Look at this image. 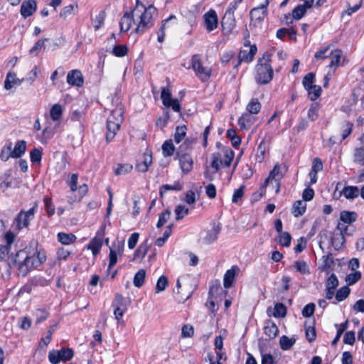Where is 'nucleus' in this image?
Here are the masks:
<instances>
[{
  "instance_id": "72a5a7b5",
  "label": "nucleus",
  "mask_w": 364,
  "mask_h": 364,
  "mask_svg": "<svg viewBox=\"0 0 364 364\" xmlns=\"http://www.w3.org/2000/svg\"><path fill=\"white\" fill-rule=\"evenodd\" d=\"M132 168L133 166L130 164H118L113 169L116 176H120L129 173Z\"/></svg>"
},
{
  "instance_id": "bf43d9fd",
  "label": "nucleus",
  "mask_w": 364,
  "mask_h": 364,
  "mask_svg": "<svg viewBox=\"0 0 364 364\" xmlns=\"http://www.w3.org/2000/svg\"><path fill=\"white\" fill-rule=\"evenodd\" d=\"M45 209L49 216H52L55 213V205L52 202V199L48 196H45L43 198Z\"/></svg>"
},
{
  "instance_id": "c756f323",
  "label": "nucleus",
  "mask_w": 364,
  "mask_h": 364,
  "mask_svg": "<svg viewBox=\"0 0 364 364\" xmlns=\"http://www.w3.org/2000/svg\"><path fill=\"white\" fill-rule=\"evenodd\" d=\"M353 129V124L349 121H343L341 124V141L346 139L351 134Z\"/></svg>"
},
{
  "instance_id": "4c0bfd02",
  "label": "nucleus",
  "mask_w": 364,
  "mask_h": 364,
  "mask_svg": "<svg viewBox=\"0 0 364 364\" xmlns=\"http://www.w3.org/2000/svg\"><path fill=\"white\" fill-rule=\"evenodd\" d=\"M353 161L364 166V147H356L353 151Z\"/></svg>"
},
{
  "instance_id": "f03ea898",
  "label": "nucleus",
  "mask_w": 364,
  "mask_h": 364,
  "mask_svg": "<svg viewBox=\"0 0 364 364\" xmlns=\"http://www.w3.org/2000/svg\"><path fill=\"white\" fill-rule=\"evenodd\" d=\"M156 11L154 6L146 8L142 4L136 2L134 9V23L136 25L135 32L139 34L144 33L146 30L154 26L153 14Z\"/></svg>"
},
{
  "instance_id": "39448f33",
  "label": "nucleus",
  "mask_w": 364,
  "mask_h": 364,
  "mask_svg": "<svg viewBox=\"0 0 364 364\" xmlns=\"http://www.w3.org/2000/svg\"><path fill=\"white\" fill-rule=\"evenodd\" d=\"M37 205L30 208L27 211H20L16 217L13 226L15 229L21 230L29 225L30 221L34 218L36 212Z\"/></svg>"
},
{
  "instance_id": "13d9d810",
  "label": "nucleus",
  "mask_w": 364,
  "mask_h": 364,
  "mask_svg": "<svg viewBox=\"0 0 364 364\" xmlns=\"http://www.w3.org/2000/svg\"><path fill=\"white\" fill-rule=\"evenodd\" d=\"M331 48V45H328L324 48H321L314 54V58L316 60H325L326 58L330 56L329 55V49Z\"/></svg>"
},
{
  "instance_id": "bb28decb",
  "label": "nucleus",
  "mask_w": 364,
  "mask_h": 364,
  "mask_svg": "<svg viewBox=\"0 0 364 364\" xmlns=\"http://www.w3.org/2000/svg\"><path fill=\"white\" fill-rule=\"evenodd\" d=\"M102 246V237H94L87 245V249L90 250L94 256L97 255Z\"/></svg>"
},
{
  "instance_id": "f8f14e48",
  "label": "nucleus",
  "mask_w": 364,
  "mask_h": 364,
  "mask_svg": "<svg viewBox=\"0 0 364 364\" xmlns=\"http://www.w3.org/2000/svg\"><path fill=\"white\" fill-rule=\"evenodd\" d=\"M205 28L208 32H211L218 27V19L216 12L214 10H210L203 16Z\"/></svg>"
},
{
  "instance_id": "7ed1b4c3",
  "label": "nucleus",
  "mask_w": 364,
  "mask_h": 364,
  "mask_svg": "<svg viewBox=\"0 0 364 364\" xmlns=\"http://www.w3.org/2000/svg\"><path fill=\"white\" fill-rule=\"evenodd\" d=\"M271 55L265 53L258 59L255 66V81L259 85H266L270 82L273 78L274 71L270 65Z\"/></svg>"
},
{
  "instance_id": "58836bf2",
  "label": "nucleus",
  "mask_w": 364,
  "mask_h": 364,
  "mask_svg": "<svg viewBox=\"0 0 364 364\" xmlns=\"http://www.w3.org/2000/svg\"><path fill=\"white\" fill-rule=\"evenodd\" d=\"M146 271L144 269H139L134 275L133 283L136 287H141L144 282Z\"/></svg>"
},
{
  "instance_id": "c9c22d12",
  "label": "nucleus",
  "mask_w": 364,
  "mask_h": 364,
  "mask_svg": "<svg viewBox=\"0 0 364 364\" xmlns=\"http://www.w3.org/2000/svg\"><path fill=\"white\" fill-rule=\"evenodd\" d=\"M175 151V146L172 140H166L162 145V153L165 157L171 156Z\"/></svg>"
},
{
  "instance_id": "a211bd4d",
  "label": "nucleus",
  "mask_w": 364,
  "mask_h": 364,
  "mask_svg": "<svg viewBox=\"0 0 364 364\" xmlns=\"http://www.w3.org/2000/svg\"><path fill=\"white\" fill-rule=\"evenodd\" d=\"M264 331L269 339H273L277 336L279 329L274 322L272 320H267L264 323Z\"/></svg>"
},
{
  "instance_id": "6ab92c4d",
  "label": "nucleus",
  "mask_w": 364,
  "mask_h": 364,
  "mask_svg": "<svg viewBox=\"0 0 364 364\" xmlns=\"http://www.w3.org/2000/svg\"><path fill=\"white\" fill-rule=\"evenodd\" d=\"M221 24L224 30L227 29L228 31H231L235 26V14H232V12H225Z\"/></svg>"
},
{
  "instance_id": "2eb2a0df",
  "label": "nucleus",
  "mask_w": 364,
  "mask_h": 364,
  "mask_svg": "<svg viewBox=\"0 0 364 364\" xmlns=\"http://www.w3.org/2000/svg\"><path fill=\"white\" fill-rule=\"evenodd\" d=\"M134 22V10L130 12H125L119 21L121 33L128 31Z\"/></svg>"
},
{
  "instance_id": "c03bdc74",
  "label": "nucleus",
  "mask_w": 364,
  "mask_h": 364,
  "mask_svg": "<svg viewBox=\"0 0 364 364\" xmlns=\"http://www.w3.org/2000/svg\"><path fill=\"white\" fill-rule=\"evenodd\" d=\"M319 105L318 103H312L308 110V118L314 122L318 117Z\"/></svg>"
},
{
  "instance_id": "603ef678",
  "label": "nucleus",
  "mask_w": 364,
  "mask_h": 364,
  "mask_svg": "<svg viewBox=\"0 0 364 364\" xmlns=\"http://www.w3.org/2000/svg\"><path fill=\"white\" fill-rule=\"evenodd\" d=\"M196 143V139L193 137H188L183 143L179 146L178 151L184 152L191 149L193 145Z\"/></svg>"
},
{
  "instance_id": "8fccbe9b",
  "label": "nucleus",
  "mask_w": 364,
  "mask_h": 364,
  "mask_svg": "<svg viewBox=\"0 0 364 364\" xmlns=\"http://www.w3.org/2000/svg\"><path fill=\"white\" fill-rule=\"evenodd\" d=\"M361 279V272L360 271H355L346 277V282L348 285H353Z\"/></svg>"
},
{
  "instance_id": "f704fd0d",
  "label": "nucleus",
  "mask_w": 364,
  "mask_h": 364,
  "mask_svg": "<svg viewBox=\"0 0 364 364\" xmlns=\"http://www.w3.org/2000/svg\"><path fill=\"white\" fill-rule=\"evenodd\" d=\"M296 339L294 338H289L287 336H282L279 339L280 347L283 350H289L295 343Z\"/></svg>"
},
{
  "instance_id": "a18cd8bd",
  "label": "nucleus",
  "mask_w": 364,
  "mask_h": 364,
  "mask_svg": "<svg viewBox=\"0 0 364 364\" xmlns=\"http://www.w3.org/2000/svg\"><path fill=\"white\" fill-rule=\"evenodd\" d=\"M112 306L127 309L128 304L124 297L122 294L117 293L114 296Z\"/></svg>"
},
{
  "instance_id": "de8ad7c7",
  "label": "nucleus",
  "mask_w": 364,
  "mask_h": 364,
  "mask_svg": "<svg viewBox=\"0 0 364 364\" xmlns=\"http://www.w3.org/2000/svg\"><path fill=\"white\" fill-rule=\"evenodd\" d=\"M309 97L311 101H315L318 99L322 92V89L318 85H314L311 89H307Z\"/></svg>"
},
{
  "instance_id": "49530a36",
  "label": "nucleus",
  "mask_w": 364,
  "mask_h": 364,
  "mask_svg": "<svg viewBox=\"0 0 364 364\" xmlns=\"http://www.w3.org/2000/svg\"><path fill=\"white\" fill-rule=\"evenodd\" d=\"M350 289L348 286H344L340 288L336 294V299L338 301L345 300L350 294Z\"/></svg>"
},
{
  "instance_id": "1a4fd4ad",
  "label": "nucleus",
  "mask_w": 364,
  "mask_h": 364,
  "mask_svg": "<svg viewBox=\"0 0 364 364\" xmlns=\"http://www.w3.org/2000/svg\"><path fill=\"white\" fill-rule=\"evenodd\" d=\"M176 158L178 159L180 167L184 174L189 173L193 169V160L190 154L177 151Z\"/></svg>"
},
{
  "instance_id": "0eeeda50",
  "label": "nucleus",
  "mask_w": 364,
  "mask_h": 364,
  "mask_svg": "<svg viewBox=\"0 0 364 364\" xmlns=\"http://www.w3.org/2000/svg\"><path fill=\"white\" fill-rule=\"evenodd\" d=\"M192 68L194 70L196 75L202 82H206L211 76V69L204 67L198 55H193L191 58Z\"/></svg>"
},
{
  "instance_id": "3c124183",
  "label": "nucleus",
  "mask_w": 364,
  "mask_h": 364,
  "mask_svg": "<svg viewBox=\"0 0 364 364\" xmlns=\"http://www.w3.org/2000/svg\"><path fill=\"white\" fill-rule=\"evenodd\" d=\"M315 80V74L313 73H309L306 74L302 80V84L306 90L311 89V87L314 86V82Z\"/></svg>"
},
{
  "instance_id": "c85d7f7f",
  "label": "nucleus",
  "mask_w": 364,
  "mask_h": 364,
  "mask_svg": "<svg viewBox=\"0 0 364 364\" xmlns=\"http://www.w3.org/2000/svg\"><path fill=\"white\" fill-rule=\"evenodd\" d=\"M306 209V204L303 200H296L292 206V214L295 217H299L305 213Z\"/></svg>"
},
{
  "instance_id": "b1692460",
  "label": "nucleus",
  "mask_w": 364,
  "mask_h": 364,
  "mask_svg": "<svg viewBox=\"0 0 364 364\" xmlns=\"http://www.w3.org/2000/svg\"><path fill=\"white\" fill-rule=\"evenodd\" d=\"M282 178V174L280 173V166L275 164L273 169L270 171L269 176L266 178L262 187H266L269 181L274 180L275 181H280Z\"/></svg>"
},
{
  "instance_id": "a19ab883",
  "label": "nucleus",
  "mask_w": 364,
  "mask_h": 364,
  "mask_svg": "<svg viewBox=\"0 0 364 364\" xmlns=\"http://www.w3.org/2000/svg\"><path fill=\"white\" fill-rule=\"evenodd\" d=\"M63 114L62 107L59 104H55L50 110V118L53 121H58L60 119Z\"/></svg>"
},
{
  "instance_id": "37998d69",
  "label": "nucleus",
  "mask_w": 364,
  "mask_h": 364,
  "mask_svg": "<svg viewBox=\"0 0 364 364\" xmlns=\"http://www.w3.org/2000/svg\"><path fill=\"white\" fill-rule=\"evenodd\" d=\"M173 224H170L167 226L166 230L164 232L163 237H159L155 242V245L158 247H161L164 245L167 239L169 237L171 233V230Z\"/></svg>"
},
{
  "instance_id": "f3484780",
  "label": "nucleus",
  "mask_w": 364,
  "mask_h": 364,
  "mask_svg": "<svg viewBox=\"0 0 364 364\" xmlns=\"http://www.w3.org/2000/svg\"><path fill=\"white\" fill-rule=\"evenodd\" d=\"M14 185V179L11 178V170H7L0 176V189L5 191L11 187H16Z\"/></svg>"
},
{
  "instance_id": "864d4df0",
  "label": "nucleus",
  "mask_w": 364,
  "mask_h": 364,
  "mask_svg": "<svg viewBox=\"0 0 364 364\" xmlns=\"http://www.w3.org/2000/svg\"><path fill=\"white\" fill-rule=\"evenodd\" d=\"M287 314V309L282 303H277L274 305L273 316L274 317H284Z\"/></svg>"
},
{
  "instance_id": "dca6fc26",
  "label": "nucleus",
  "mask_w": 364,
  "mask_h": 364,
  "mask_svg": "<svg viewBox=\"0 0 364 364\" xmlns=\"http://www.w3.org/2000/svg\"><path fill=\"white\" fill-rule=\"evenodd\" d=\"M239 270L240 268L237 265H233L230 269L226 271L223 277V285L225 288L228 289L232 287L236 273Z\"/></svg>"
},
{
  "instance_id": "680f3d73",
  "label": "nucleus",
  "mask_w": 364,
  "mask_h": 364,
  "mask_svg": "<svg viewBox=\"0 0 364 364\" xmlns=\"http://www.w3.org/2000/svg\"><path fill=\"white\" fill-rule=\"evenodd\" d=\"M223 151H224V156H225L223 164L225 166L229 167L232 162V160H233L234 156H235V153L231 149H224Z\"/></svg>"
},
{
  "instance_id": "052dcab7",
  "label": "nucleus",
  "mask_w": 364,
  "mask_h": 364,
  "mask_svg": "<svg viewBox=\"0 0 364 364\" xmlns=\"http://www.w3.org/2000/svg\"><path fill=\"white\" fill-rule=\"evenodd\" d=\"M266 143L265 139H263L257 147V152L259 153L256 156L257 161L261 163L264 160V154L266 152Z\"/></svg>"
},
{
  "instance_id": "a878e982",
  "label": "nucleus",
  "mask_w": 364,
  "mask_h": 364,
  "mask_svg": "<svg viewBox=\"0 0 364 364\" xmlns=\"http://www.w3.org/2000/svg\"><path fill=\"white\" fill-rule=\"evenodd\" d=\"M358 218V214L354 211L343 210L340 213V220L345 224L354 223Z\"/></svg>"
},
{
  "instance_id": "e433bc0d",
  "label": "nucleus",
  "mask_w": 364,
  "mask_h": 364,
  "mask_svg": "<svg viewBox=\"0 0 364 364\" xmlns=\"http://www.w3.org/2000/svg\"><path fill=\"white\" fill-rule=\"evenodd\" d=\"M187 127L186 125L178 126L176 128L173 139L176 144H179L186 136Z\"/></svg>"
},
{
  "instance_id": "4d7b16f0",
  "label": "nucleus",
  "mask_w": 364,
  "mask_h": 364,
  "mask_svg": "<svg viewBox=\"0 0 364 364\" xmlns=\"http://www.w3.org/2000/svg\"><path fill=\"white\" fill-rule=\"evenodd\" d=\"M227 137L231 140L232 145L234 147H237L241 144V139L237 136L234 129H228L227 131Z\"/></svg>"
},
{
  "instance_id": "aec40b11",
  "label": "nucleus",
  "mask_w": 364,
  "mask_h": 364,
  "mask_svg": "<svg viewBox=\"0 0 364 364\" xmlns=\"http://www.w3.org/2000/svg\"><path fill=\"white\" fill-rule=\"evenodd\" d=\"M23 80V79L17 78L15 73L9 72L4 81V88L7 90H11L14 85H20Z\"/></svg>"
},
{
  "instance_id": "9b49d317",
  "label": "nucleus",
  "mask_w": 364,
  "mask_h": 364,
  "mask_svg": "<svg viewBox=\"0 0 364 364\" xmlns=\"http://www.w3.org/2000/svg\"><path fill=\"white\" fill-rule=\"evenodd\" d=\"M222 226L220 223H214L212 228L206 232L205 236L203 238V242L210 245L215 242L218 238Z\"/></svg>"
},
{
  "instance_id": "4468645a",
  "label": "nucleus",
  "mask_w": 364,
  "mask_h": 364,
  "mask_svg": "<svg viewBox=\"0 0 364 364\" xmlns=\"http://www.w3.org/2000/svg\"><path fill=\"white\" fill-rule=\"evenodd\" d=\"M37 4L34 0H27L22 3L21 6V14L24 18L31 16L36 10Z\"/></svg>"
},
{
  "instance_id": "ddd939ff",
  "label": "nucleus",
  "mask_w": 364,
  "mask_h": 364,
  "mask_svg": "<svg viewBox=\"0 0 364 364\" xmlns=\"http://www.w3.org/2000/svg\"><path fill=\"white\" fill-rule=\"evenodd\" d=\"M67 82L72 86L82 87L84 82L82 73L78 70L70 71L67 75Z\"/></svg>"
},
{
  "instance_id": "473e14b6",
  "label": "nucleus",
  "mask_w": 364,
  "mask_h": 364,
  "mask_svg": "<svg viewBox=\"0 0 364 364\" xmlns=\"http://www.w3.org/2000/svg\"><path fill=\"white\" fill-rule=\"evenodd\" d=\"M345 237L341 233H333L331 237V244L335 250H339L343 247Z\"/></svg>"
},
{
  "instance_id": "6e6552de",
  "label": "nucleus",
  "mask_w": 364,
  "mask_h": 364,
  "mask_svg": "<svg viewBox=\"0 0 364 364\" xmlns=\"http://www.w3.org/2000/svg\"><path fill=\"white\" fill-rule=\"evenodd\" d=\"M161 98L163 105L166 107H171L176 112H181V105L177 99L172 98L171 91L167 87H162Z\"/></svg>"
},
{
  "instance_id": "9d476101",
  "label": "nucleus",
  "mask_w": 364,
  "mask_h": 364,
  "mask_svg": "<svg viewBox=\"0 0 364 364\" xmlns=\"http://www.w3.org/2000/svg\"><path fill=\"white\" fill-rule=\"evenodd\" d=\"M257 51L255 44L250 46L249 50L245 49L241 50L238 54V59L234 67L237 68L242 62L250 63L253 60L255 55Z\"/></svg>"
},
{
  "instance_id": "69168bd1",
  "label": "nucleus",
  "mask_w": 364,
  "mask_h": 364,
  "mask_svg": "<svg viewBox=\"0 0 364 364\" xmlns=\"http://www.w3.org/2000/svg\"><path fill=\"white\" fill-rule=\"evenodd\" d=\"M128 48L125 45L115 46L112 49V53L117 57H124L127 55Z\"/></svg>"
},
{
  "instance_id": "423d86ee",
  "label": "nucleus",
  "mask_w": 364,
  "mask_h": 364,
  "mask_svg": "<svg viewBox=\"0 0 364 364\" xmlns=\"http://www.w3.org/2000/svg\"><path fill=\"white\" fill-rule=\"evenodd\" d=\"M74 356L73 349L62 348L60 350H52L48 353V360L52 364H58L60 361L65 363L70 360Z\"/></svg>"
},
{
  "instance_id": "6e6d98bb",
  "label": "nucleus",
  "mask_w": 364,
  "mask_h": 364,
  "mask_svg": "<svg viewBox=\"0 0 364 364\" xmlns=\"http://www.w3.org/2000/svg\"><path fill=\"white\" fill-rule=\"evenodd\" d=\"M77 4H70L63 8L60 12V16L66 18L68 16L74 13L75 9H77Z\"/></svg>"
},
{
  "instance_id": "2f4dec72",
  "label": "nucleus",
  "mask_w": 364,
  "mask_h": 364,
  "mask_svg": "<svg viewBox=\"0 0 364 364\" xmlns=\"http://www.w3.org/2000/svg\"><path fill=\"white\" fill-rule=\"evenodd\" d=\"M268 4L269 1L268 0H266L265 4H262L260 6L257 8H254L253 9H252L250 11L251 18L255 16L259 20L263 19L264 13L266 11Z\"/></svg>"
},
{
  "instance_id": "4be33fe9",
  "label": "nucleus",
  "mask_w": 364,
  "mask_h": 364,
  "mask_svg": "<svg viewBox=\"0 0 364 364\" xmlns=\"http://www.w3.org/2000/svg\"><path fill=\"white\" fill-rule=\"evenodd\" d=\"M331 57V62L328 65L330 68H337L340 65L341 57L343 56V51L340 49H335L329 52Z\"/></svg>"
},
{
  "instance_id": "412c9836",
  "label": "nucleus",
  "mask_w": 364,
  "mask_h": 364,
  "mask_svg": "<svg viewBox=\"0 0 364 364\" xmlns=\"http://www.w3.org/2000/svg\"><path fill=\"white\" fill-rule=\"evenodd\" d=\"M26 151V142L24 140L18 141L12 151L10 152L11 158L18 159L25 154Z\"/></svg>"
},
{
  "instance_id": "f257e3e1",
  "label": "nucleus",
  "mask_w": 364,
  "mask_h": 364,
  "mask_svg": "<svg viewBox=\"0 0 364 364\" xmlns=\"http://www.w3.org/2000/svg\"><path fill=\"white\" fill-rule=\"evenodd\" d=\"M46 260V252L43 249L38 247L36 242H33L29 246L17 252L14 262L18 267V274L25 277L29 271L40 267Z\"/></svg>"
},
{
  "instance_id": "5701e85b",
  "label": "nucleus",
  "mask_w": 364,
  "mask_h": 364,
  "mask_svg": "<svg viewBox=\"0 0 364 364\" xmlns=\"http://www.w3.org/2000/svg\"><path fill=\"white\" fill-rule=\"evenodd\" d=\"M341 194L348 200H353L359 196L360 189L358 186H345L341 191Z\"/></svg>"
},
{
  "instance_id": "20e7f679",
  "label": "nucleus",
  "mask_w": 364,
  "mask_h": 364,
  "mask_svg": "<svg viewBox=\"0 0 364 364\" xmlns=\"http://www.w3.org/2000/svg\"><path fill=\"white\" fill-rule=\"evenodd\" d=\"M123 122V115L120 109L113 110L107 120L106 139L109 141L114 139Z\"/></svg>"
},
{
  "instance_id": "ea45409f",
  "label": "nucleus",
  "mask_w": 364,
  "mask_h": 364,
  "mask_svg": "<svg viewBox=\"0 0 364 364\" xmlns=\"http://www.w3.org/2000/svg\"><path fill=\"white\" fill-rule=\"evenodd\" d=\"M211 167L214 168V173H216L220 169V165L223 164V160L221 159V154L219 152H215L211 154Z\"/></svg>"
},
{
  "instance_id": "393cba45",
  "label": "nucleus",
  "mask_w": 364,
  "mask_h": 364,
  "mask_svg": "<svg viewBox=\"0 0 364 364\" xmlns=\"http://www.w3.org/2000/svg\"><path fill=\"white\" fill-rule=\"evenodd\" d=\"M58 241L63 245H68L74 243L77 237L75 235L72 233H65V232H58L57 235Z\"/></svg>"
},
{
  "instance_id": "5fc2aeb1",
  "label": "nucleus",
  "mask_w": 364,
  "mask_h": 364,
  "mask_svg": "<svg viewBox=\"0 0 364 364\" xmlns=\"http://www.w3.org/2000/svg\"><path fill=\"white\" fill-rule=\"evenodd\" d=\"M174 212L176 213V220H180L188 214L189 210L186 206L179 205L176 207Z\"/></svg>"
},
{
  "instance_id": "7c9ffc66",
  "label": "nucleus",
  "mask_w": 364,
  "mask_h": 364,
  "mask_svg": "<svg viewBox=\"0 0 364 364\" xmlns=\"http://www.w3.org/2000/svg\"><path fill=\"white\" fill-rule=\"evenodd\" d=\"M261 108L262 105L257 98L252 99L246 107L247 112L253 114H258Z\"/></svg>"
},
{
  "instance_id": "774afa93",
  "label": "nucleus",
  "mask_w": 364,
  "mask_h": 364,
  "mask_svg": "<svg viewBox=\"0 0 364 364\" xmlns=\"http://www.w3.org/2000/svg\"><path fill=\"white\" fill-rule=\"evenodd\" d=\"M105 14L104 11L100 12L92 21L93 26L95 30H98L103 24L105 21Z\"/></svg>"
},
{
  "instance_id": "e2e57ef3",
  "label": "nucleus",
  "mask_w": 364,
  "mask_h": 364,
  "mask_svg": "<svg viewBox=\"0 0 364 364\" xmlns=\"http://www.w3.org/2000/svg\"><path fill=\"white\" fill-rule=\"evenodd\" d=\"M168 285V279L164 275H161L157 281L156 285V292L159 293L160 291H163L166 289Z\"/></svg>"
},
{
  "instance_id": "79ce46f5",
  "label": "nucleus",
  "mask_w": 364,
  "mask_h": 364,
  "mask_svg": "<svg viewBox=\"0 0 364 364\" xmlns=\"http://www.w3.org/2000/svg\"><path fill=\"white\" fill-rule=\"evenodd\" d=\"M294 267L296 270L301 274H310L309 266L305 261H295L294 262Z\"/></svg>"
},
{
  "instance_id": "0e129e2a",
  "label": "nucleus",
  "mask_w": 364,
  "mask_h": 364,
  "mask_svg": "<svg viewBox=\"0 0 364 364\" xmlns=\"http://www.w3.org/2000/svg\"><path fill=\"white\" fill-rule=\"evenodd\" d=\"M306 12V9L303 6L299 4L292 11V18L299 20L305 15Z\"/></svg>"
},
{
  "instance_id": "338daca9",
  "label": "nucleus",
  "mask_w": 364,
  "mask_h": 364,
  "mask_svg": "<svg viewBox=\"0 0 364 364\" xmlns=\"http://www.w3.org/2000/svg\"><path fill=\"white\" fill-rule=\"evenodd\" d=\"M30 158L33 164H39L42 159L41 150L38 148L33 149L30 152Z\"/></svg>"
},
{
  "instance_id": "09e8293b",
  "label": "nucleus",
  "mask_w": 364,
  "mask_h": 364,
  "mask_svg": "<svg viewBox=\"0 0 364 364\" xmlns=\"http://www.w3.org/2000/svg\"><path fill=\"white\" fill-rule=\"evenodd\" d=\"M348 326V320H346L345 322H343L339 325V328L337 330L336 335L331 342L332 346H336L337 344V343L340 340L341 335L347 329Z\"/></svg>"
},
{
  "instance_id": "cd10ccee",
  "label": "nucleus",
  "mask_w": 364,
  "mask_h": 364,
  "mask_svg": "<svg viewBox=\"0 0 364 364\" xmlns=\"http://www.w3.org/2000/svg\"><path fill=\"white\" fill-rule=\"evenodd\" d=\"M251 114L248 112L244 113L238 119V124L242 129H248L253 124V118Z\"/></svg>"
}]
</instances>
